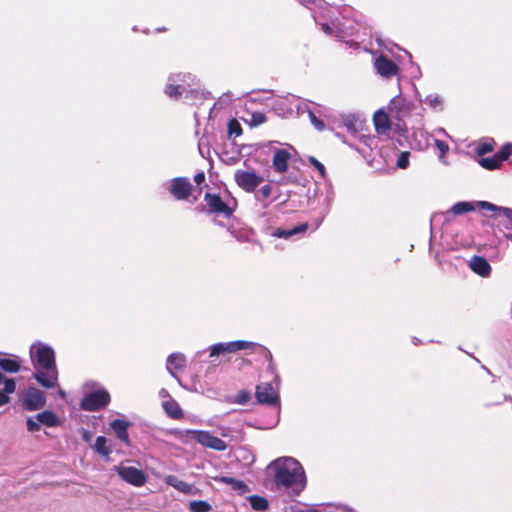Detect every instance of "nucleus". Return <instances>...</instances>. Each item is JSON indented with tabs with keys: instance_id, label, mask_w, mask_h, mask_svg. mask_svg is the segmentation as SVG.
I'll return each instance as SVG.
<instances>
[{
	"instance_id": "f257e3e1",
	"label": "nucleus",
	"mask_w": 512,
	"mask_h": 512,
	"mask_svg": "<svg viewBox=\"0 0 512 512\" xmlns=\"http://www.w3.org/2000/svg\"><path fill=\"white\" fill-rule=\"evenodd\" d=\"M274 471L275 484L293 496H298L306 487L305 471L299 461L292 457H280L270 465Z\"/></svg>"
},
{
	"instance_id": "f03ea898",
	"label": "nucleus",
	"mask_w": 512,
	"mask_h": 512,
	"mask_svg": "<svg viewBox=\"0 0 512 512\" xmlns=\"http://www.w3.org/2000/svg\"><path fill=\"white\" fill-rule=\"evenodd\" d=\"M30 358L35 369L34 379L44 388L56 387L58 370L53 348L45 343L36 342L30 347Z\"/></svg>"
},
{
	"instance_id": "7ed1b4c3",
	"label": "nucleus",
	"mask_w": 512,
	"mask_h": 512,
	"mask_svg": "<svg viewBox=\"0 0 512 512\" xmlns=\"http://www.w3.org/2000/svg\"><path fill=\"white\" fill-rule=\"evenodd\" d=\"M179 438L186 443L190 439L195 440L204 448L213 449L215 451H225L227 449V444L222 439L205 430L181 431Z\"/></svg>"
},
{
	"instance_id": "20e7f679",
	"label": "nucleus",
	"mask_w": 512,
	"mask_h": 512,
	"mask_svg": "<svg viewBox=\"0 0 512 512\" xmlns=\"http://www.w3.org/2000/svg\"><path fill=\"white\" fill-rule=\"evenodd\" d=\"M257 346L256 343L244 340L231 342H220L209 347V357H219L225 354L235 353L240 350L252 349Z\"/></svg>"
},
{
	"instance_id": "39448f33",
	"label": "nucleus",
	"mask_w": 512,
	"mask_h": 512,
	"mask_svg": "<svg viewBox=\"0 0 512 512\" xmlns=\"http://www.w3.org/2000/svg\"><path fill=\"white\" fill-rule=\"evenodd\" d=\"M272 108L281 117L299 114L302 109L300 99L294 95L278 97L274 100Z\"/></svg>"
},
{
	"instance_id": "423d86ee",
	"label": "nucleus",
	"mask_w": 512,
	"mask_h": 512,
	"mask_svg": "<svg viewBox=\"0 0 512 512\" xmlns=\"http://www.w3.org/2000/svg\"><path fill=\"white\" fill-rule=\"evenodd\" d=\"M60 424L58 416L50 411L44 410L35 416H30L26 420L27 430L29 432L39 431L41 425L52 428L57 427Z\"/></svg>"
},
{
	"instance_id": "0eeeda50",
	"label": "nucleus",
	"mask_w": 512,
	"mask_h": 512,
	"mask_svg": "<svg viewBox=\"0 0 512 512\" xmlns=\"http://www.w3.org/2000/svg\"><path fill=\"white\" fill-rule=\"evenodd\" d=\"M21 403L26 411H37L46 405V395L35 387H28L22 394Z\"/></svg>"
},
{
	"instance_id": "6e6552de",
	"label": "nucleus",
	"mask_w": 512,
	"mask_h": 512,
	"mask_svg": "<svg viewBox=\"0 0 512 512\" xmlns=\"http://www.w3.org/2000/svg\"><path fill=\"white\" fill-rule=\"evenodd\" d=\"M413 107L414 105L410 100L397 95L390 100L387 111L391 117L402 121L411 114Z\"/></svg>"
},
{
	"instance_id": "1a4fd4ad",
	"label": "nucleus",
	"mask_w": 512,
	"mask_h": 512,
	"mask_svg": "<svg viewBox=\"0 0 512 512\" xmlns=\"http://www.w3.org/2000/svg\"><path fill=\"white\" fill-rule=\"evenodd\" d=\"M110 401V395L105 389H98L85 395L81 401V408L85 411H97L105 407Z\"/></svg>"
},
{
	"instance_id": "9d476101",
	"label": "nucleus",
	"mask_w": 512,
	"mask_h": 512,
	"mask_svg": "<svg viewBox=\"0 0 512 512\" xmlns=\"http://www.w3.org/2000/svg\"><path fill=\"white\" fill-rule=\"evenodd\" d=\"M114 469L123 481L135 487H141L147 482L144 471L136 467L121 464Z\"/></svg>"
},
{
	"instance_id": "9b49d317",
	"label": "nucleus",
	"mask_w": 512,
	"mask_h": 512,
	"mask_svg": "<svg viewBox=\"0 0 512 512\" xmlns=\"http://www.w3.org/2000/svg\"><path fill=\"white\" fill-rule=\"evenodd\" d=\"M190 79V74L170 75L165 87V94L170 98L178 99L183 93L187 92L188 80Z\"/></svg>"
},
{
	"instance_id": "f8f14e48",
	"label": "nucleus",
	"mask_w": 512,
	"mask_h": 512,
	"mask_svg": "<svg viewBox=\"0 0 512 512\" xmlns=\"http://www.w3.org/2000/svg\"><path fill=\"white\" fill-rule=\"evenodd\" d=\"M234 179L237 185L245 192H255L256 188L263 182V177L254 171L236 170Z\"/></svg>"
},
{
	"instance_id": "ddd939ff",
	"label": "nucleus",
	"mask_w": 512,
	"mask_h": 512,
	"mask_svg": "<svg viewBox=\"0 0 512 512\" xmlns=\"http://www.w3.org/2000/svg\"><path fill=\"white\" fill-rule=\"evenodd\" d=\"M204 200L207 204V211L211 214L223 215L227 218L232 216L234 208L222 200L218 194L206 193Z\"/></svg>"
},
{
	"instance_id": "4468645a",
	"label": "nucleus",
	"mask_w": 512,
	"mask_h": 512,
	"mask_svg": "<svg viewBox=\"0 0 512 512\" xmlns=\"http://www.w3.org/2000/svg\"><path fill=\"white\" fill-rule=\"evenodd\" d=\"M481 210L493 212V216L499 219V223L507 230L512 229V209L506 207H499L488 201L479 203Z\"/></svg>"
},
{
	"instance_id": "2eb2a0df",
	"label": "nucleus",
	"mask_w": 512,
	"mask_h": 512,
	"mask_svg": "<svg viewBox=\"0 0 512 512\" xmlns=\"http://www.w3.org/2000/svg\"><path fill=\"white\" fill-rule=\"evenodd\" d=\"M374 68L381 77L390 79L399 73V68L392 60L384 55L375 58Z\"/></svg>"
},
{
	"instance_id": "dca6fc26",
	"label": "nucleus",
	"mask_w": 512,
	"mask_h": 512,
	"mask_svg": "<svg viewBox=\"0 0 512 512\" xmlns=\"http://www.w3.org/2000/svg\"><path fill=\"white\" fill-rule=\"evenodd\" d=\"M192 191V184L188 178L178 177L171 181L170 192L177 200H186Z\"/></svg>"
},
{
	"instance_id": "f3484780",
	"label": "nucleus",
	"mask_w": 512,
	"mask_h": 512,
	"mask_svg": "<svg viewBox=\"0 0 512 512\" xmlns=\"http://www.w3.org/2000/svg\"><path fill=\"white\" fill-rule=\"evenodd\" d=\"M256 398L259 403L270 406L279 403V396L269 383H262L256 387Z\"/></svg>"
},
{
	"instance_id": "a211bd4d",
	"label": "nucleus",
	"mask_w": 512,
	"mask_h": 512,
	"mask_svg": "<svg viewBox=\"0 0 512 512\" xmlns=\"http://www.w3.org/2000/svg\"><path fill=\"white\" fill-rule=\"evenodd\" d=\"M390 115L388 111L379 109L373 116L375 130L379 136L389 137L391 131Z\"/></svg>"
},
{
	"instance_id": "6ab92c4d",
	"label": "nucleus",
	"mask_w": 512,
	"mask_h": 512,
	"mask_svg": "<svg viewBox=\"0 0 512 512\" xmlns=\"http://www.w3.org/2000/svg\"><path fill=\"white\" fill-rule=\"evenodd\" d=\"M164 481L167 485L172 486L179 492L186 495H197L199 492V490L193 484L182 481L175 475L165 476Z\"/></svg>"
},
{
	"instance_id": "aec40b11",
	"label": "nucleus",
	"mask_w": 512,
	"mask_h": 512,
	"mask_svg": "<svg viewBox=\"0 0 512 512\" xmlns=\"http://www.w3.org/2000/svg\"><path fill=\"white\" fill-rule=\"evenodd\" d=\"M470 269L477 275L487 278L490 276L492 268L489 262L482 256L474 255L469 261Z\"/></svg>"
},
{
	"instance_id": "412c9836",
	"label": "nucleus",
	"mask_w": 512,
	"mask_h": 512,
	"mask_svg": "<svg viewBox=\"0 0 512 512\" xmlns=\"http://www.w3.org/2000/svg\"><path fill=\"white\" fill-rule=\"evenodd\" d=\"M291 158V153L287 149H277L274 152L272 159V166L275 171L284 173L288 169V162Z\"/></svg>"
},
{
	"instance_id": "4be33fe9",
	"label": "nucleus",
	"mask_w": 512,
	"mask_h": 512,
	"mask_svg": "<svg viewBox=\"0 0 512 512\" xmlns=\"http://www.w3.org/2000/svg\"><path fill=\"white\" fill-rule=\"evenodd\" d=\"M185 363H186V359L183 354L172 353L167 358L166 369L174 378H176L179 381V379L176 376L174 371L184 368Z\"/></svg>"
},
{
	"instance_id": "5701e85b",
	"label": "nucleus",
	"mask_w": 512,
	"mask_h": 512,
	"mask_svg": "<svg viewBox=\"0 0 512 512\" xmlns=\"http://www.w3.org/2000/svg\"><path fill=\"white\" fill-rule=\"evenodd\" d=\"M342 121L344 127L352 135H356L362 129L363 121L355 114L344 115Z\"/></svg>"
},
{
	"instance_id": "b1692460",
	"label": "nucleus",
	"mask_w": 512,
	"mask_h": 512,
	"mask_svg": "<svg viewBox=\"0 0 512 512\" xmlns=\"http://www.w3.org/2000/svg\"><path fill=\"white\" fill-rule=\"evenodd\" d=\"M481 202L482 201H474V202L461 201V202H457V203H455L451 207L450 211L454 215L465 214V213H468V212H471V211H475L476 209H481V206L479 205V203H481Z\"/></svg>"
},
{
	"instance_id": "393cba45",
	"label": "nucleus",
	"mask_w": 512,
	"mask_h": 512,
	"mask_svg": "<svg viewBox=\"0 0 512 512\" xmlns=\"http://www.w3.org/2000/svg\"><path fill=\"white\" fill-rule=\"evenodd\" d=\"M0 368L8 373H17L21 368V360L16 355L8 358H0Z\"/></svg>"
},
{
	"instance_id": "a878e982",
	"label": "nucleus",
	"mask_w": 512,
	"mask_h": 512,
	"mask_svg": "<svg viewBox=\"0 0 512 512\" xmlns=\"http://www.w3.org/2000/svg\"><path fill=\"white\" fill-rule=\"evenodd\" d=\"M215 481L230 485L233 490L240 491L241 493H247L250 491V487L242 480H237L228 476L216 477Z\"/></svg>"
},
{
	"instance_id": "bb28decb",
	"label": "nucleus",
	"mask_w": 512,
	"mask_h": 512,
	"mask_svg": "<svg viewBox=\"0 0 512 512\" xmlns=\"http://www.w3.org/2000/svg\"><path fill=\"white\" fill-rule=\"evenodd\" d=\"M307 228H308L307 224H301V225L295 226L291 229L277 228L272 232V236H274L276 238L288 239V238L292 237L293 235H296L299 233H304L307 230Z\"/></svg>"
},
{
	"instance_id": "cd10ccee",
	"label": "nucleus",
	"mask_w": 512,
	"mask_h": 512,
	"mask_svg": "<svg viewBox=\"0 0 512 512\" xmlns=\"http://www.w3.org/2000/svg\"><path fill=\"white\" fill-rule=\"evenodd\" d=\"M111 428L115 432L117 438L125 443L129 442V435H128V423L124 420L116 419L111 423Z\"/></svg>"
},
{
	"instance_id": "c85d7f7f",
	"label": "nucleus",
	"mask_w": 512,
	"mask_h": 512,
	"mask_svg": "<svg viewBox=\"0 0 512 512\" xmlns=\"http://www.w3.org/2000/svg\"><path fill=\"white\" fill-rule=\"evenodd\" d=\"M273 188L270 184L262 186L256 193L255 199L262 204L263 208L269 207L273 200H270L272 196Z\"/></svg>"
},
{
	"instance_id": "c756f323",
	"label": "nucleus",
	"mask_w": 512,
	"mask_h": 512,
	"mask_svg": "<svg viewBox=\"0 0 512 512\" xmlns=\"http://www.w3.org/2000/svg\"><path fill=\"white\" fill-rule=\"evenodd\" d=\"M251 507L255 511H266L269 509V502L265 497L259 495H251L247 498Z\"/></svg>"
},
{
	"instance_id": "7c9ffc66",
	"label": "nucleus",
	"mask_w": 512,
	"mask_h": 512,
	"mask_svg": "<svg viewBox=\"0 0 512 512\" xmlns=\"http://www.w3.org/2000/svg\"><path fill=\"white\" fill-rule=\"evenodd\" d=\"M165 412L173 419H178L182 416V410L178 403L172 399L163 402Z\"/></svg>"
},
{
	"instance_id": "2f4dec72",
	"label": "nucleus",
	"mask_w": 512,
	"mask_h": 512,
	"mask_svg": "<svg viewBox=\"0 0 512 512\" xmlns=\"http://www.w3.org/2000/svg\"><path fill=\"white\" fill-rule=\"evenodd\" d=\"M423 102L434 110H443V98L438 94H429L425 97Z\"/></svg>"
},
{
	"instance_id": "473e14b6",
	"label": "nucleus",
	"mask_w": 512,
	"mask_h": 512,
	"mask_svg": "<svg viewBox=\"0 0 512 512\" xmlns=\"http://www.w3.org/2000/svg\"><path fill=\"white\" fill-rule=\"evenodd\" d=\"M95 451L102 456H109L111 449L107 446V439L104 436H98L94 445Z\"/></svg>"
},
{
	"instance_id": "72a5a7b5",
	"label": "nucleus",
	"mask_w": 512,
	"mask_h": 512,
	"mask_svg": "<svg viewBox=\"0 0 512 512\" xmlns=\"http://www.w3.org/2000/svg\"><path fill=\"white\" fill-rule=\"evenodd\" d=\"M212 506L203 500H194L189 503V510L191 512H209Z\"/></svg>"
},
{
	"instance_id": "f704fd0d",
	"label": "nucleus",
	"mask_w": 512,
	"mask_h": 512,
	"mask_svg": "<svg viewBox=\"0 0 512 512\" xmlns=\"http://www.w3.org/2000/svg\"><path fill=\"white\" fill-rule=\"evenodd\" d=\"M228 232L232 237H234L238 242H247L249 241V235L245 230H238L233 226L228 227Z\"/></svg>"
},
{
	"instance_id": "c9c22d12",
	"label": "nucleus",
	"mask_w": 512,
	"mask_h": 512,
	"mask_svg": "<svg viewBox=\"0 0 512 512\" xmlns=\"http://www.w3.org/2000/svg\"><path fill=\"white\" fill-rule=\"evenodd\" d=\"M267 120L266 115L262 112H253L250 115V119L248 120V123L251 127H257L263 123H265Z\"/></svg>"
},
{
	"instance_id": "e433bc0d",
	"label": "nucleus",
	"mask_w": 512,
	"mask_h": 512,
	"mask_svg": "<svg viewBox=\"0 0 512 512\" xmlns=\"http://www.w3.org/2000/svg\"><path fill=\"white\" fill-rule=\"evenodd\" d=\"M500 163L501 162H500L499 158L497 157V155H495L493 157L483 158L480 161L481 166L486 169H489V170L498 168Z\"/></svg>"
},
{
	"instance_id": "4c0bfd02",
	"label": "nucleus",
	"mask_w": 512,
	"mask_h": 512,
	"mask_svg": "<svg viewBox=\"0 0 512 512\" xmlns=\"http://www.w3.org/2000/svg\"><path fill=\"white\" fill-rule=\"evenodd\" d=\"M228 134H229V137H235V138L242 134L241 125L236 119H232L229 121Z\"/></svg>"
},
{
	"instance_id": "58836bf2",
	"label": "nucleus",
	"mask_w": 512,
	"mask_h": 512,
	"mask_svg": "<svg viewBox=\"0 0 512 512\" xmlns=\"http://www.w3.org/2000/svg\"><path fill=\"white\" fill-rule=\"evenodd\" d=\"M4 385V391L6 393H14L16 390V383L11 378H6L4 375L0 372V385Z\"/></svg>"
},
{
	"instance_id": "ea45409f",
	"label": "nucleus",
	"mask_w": 512,
	"mask_h": 512,
	"mask_svg": "<svg viewBox=\"0 0 512 512\" xmlns=\"http://www.w3.org/2000/svg\"><path fill=\"white\" fill-rule=\"evenodd\" d=\"M512 154V144L508 143L504 145L500 151L496 154L500 162L505 161Z\"/></svg>"
},
{
	"instance_id": "a19ab883",
	"label": "nucleus",
	"mask_w": 512,
	"mask_h": 512,
	"mask_svg": "<svg viewBox=\"0 0 512 512\" xmlns=\"http://www.w3.org/2000/svg\"><path fill=\"white\" fill-rule=\"evenodd\" d=\"M409 156L410 153L408 151L401 152L397 159V167L401 169H406L409 165Z\"/></svg>"
},
{
	"instance_id": "79ce46f5",
	"label": "nucleus",
	"mask_w": 512,
	"mask_h": 512,
	"mask_svg": "<svg viewBox=\"0 0 512 512\" xmlns=\"http://www.w3.org/2000/svg\"><path fill=\"white\" fill-rule=\"evenodd\" d=\"M250 393L246 390H241L237 393L235 397V402L237 404L244 405L250 400Z\"/></svg>"
},
{
	"instance_id": "37998d69",
	"label": "nucleus",
	"mask_w": 512,
	"mask_h": 512,
	"mask_svg": "<svg viewBox=\"0 0 512 512\" xmlns=\"http://www.w3.org/2000/svg\"><path fill=\"white\" fill-rule=\"evenodd\" d=\"M309 162L318 170L322 178L325 177V167L315 157H309Z\"/></svg>"
},
{
	"instance_id": "c03bdc74",
	"label": "nucleus",
	"mask_w": 512,
	"mask_h": 512,
	"mask_svg": "<svg viewBox=\"0 0 512 512\" xmlns=\"http://www.w3.org/2000/svg\"><path fill=\"white\" fill-rule=\"evenodd\" d=\"M308 113L310 121L313 124V126L319 131L323 130L324 123L321 120H319L312 111L309 110Z\"/></svg>"
},
{
	"instance_id": "a18cd8bd",
	"label": "nucleus",
	"mask_w": 512,
	"mask_h": 512,
	"mask_svg": "<svg viewBox=\"0 0 512 512\" xmlns=\"http://www.w3.org/2000/svg\"><path fill=\"white\" fill-rule=\"evenodd\" d=\"M434 143H435V146L439 149L442 156L448 152L449 146L446 142H444L442 140L435 139Z\"/></svg>"
},
{
	"instance_id": "49530a36",
	"label": "nucleus",
	"mask_w": 512,
	"mask_h": 512,
	"mask_svg": "<svg viewBox=\"0 0 512 512\" xmlns=\"http://www.w3.org/2000/svg\"><path fill=\"white\" fill-rule=\"evenodd\" d=\"M11 393H6L4 390L0 391V407L6 405L10 401V395Z\"/></svg>"
},
{
	"instance_id": "de8ad7c7",
	"label": "nucleus",
	"mask_w": 512,
	"mask_h": 512,
	"mask_svg": "<svg viewBox=\"0 0 512 512\" xmlns=\"http://www.w3.org/2000/svg\"><path fill=\"white\" fill-rule=\"evenodd\" d=\"M490 151H492V146L490 144H482L477 148V152L479 155L486 154Z\"/></svg>"
},
{
	"instance_id": "09e8293b",
	"label": "nucleus",
	"mask_w": 512,
	"mask_h": 512,
	"mask_svg": "<svg viewBox=\"0 0 512 512\" xmlns=\"http://www.w3.org/2000/svg\"><path fill=\"white\" fill-rule=\"evenodd\" d=\"M321 29L327 35L333 34V31H334V27L329 25L328 23H322L321 24Z\"/></svg>"
},
{
	"instance_id": "8fccbe9b",
	"label": "nucleus",
	"mask_w": 512,
	"mask_h": 512,
	"mask_svg": "<svg viewBox=\"0 0 512 512\" xmlns=\"http://www.w3.org/2000/svg\"><path fill=\"white\" fill-rule=\"evenodd\" d=\"M194 180L197 184H201L205 180V175L203 172L197 173L194 177Z\"/></svg>"
},
{
	"instance_id": "3c124183",
	"label": "nucleus",
	"mask_w": 512,
	"mask_h": 512,
	"mask_svg": "<svg viewBox=\"0 0 512 512\" xmlns=\"http://www.w3.org/2000/svg\"><path fill=\"white\" fill-rule=\"evenodd\" d=\"M82 439L85 442H90L91 441V434H90V432L87 431V430H83V432H82Z\"/></svg>"
},
{
	"instance_id": "603ef678",
	"label": "nucleus",
	"mask_w": 512,
	"mask_h": 512,
	"mask_svg": "<svg viewBox=\"0 0 512 512\" xmlns=\"http://www.w3.org/2000/svg\"><path fill=\"white\" fill-rule=\"evenodd\" d=\"M332 200H333V192L329 191L327 196H326V201H327V205L328 206L331 204Z\"/></svg>"
},
{
	"instance_id": "864d4df0",
	"label": "nucleus",
	"mask_w": 512,
	"mask_h": 512,
	"mask_svg": "<svg viewBox=\"0 0 512 512\" xmlns=\"http://www.w3.org/2000/svg\"><path fill=\"white\" fill-rule=\"evenodd\" d=\"M57 394H58V396H59V397H61V398H65V397H66V393H65V391H63V390H61V389L57 392Z\"/></svg>"
},
{
	"instance_id": "5fc2aeb1",
	"label": "nucleus",
	"mask_w": 512,
	"mask_h": 512,
	"mask_svg": "<svg viewBox=\"0 0 512 512\" xmlns=\"http://www.w3.org/2000/svg\"><path fill=\"white\" fill-rule=\"evenodd\" d=\"M204 353V351H197L194 358L197 359V358H200L202 356V354Z\"/></svg>"
},
{
	"instance_id": "6e6d98bb",
	"label": "nucleus",
	"mask_w": 512,
	"mask_h": 512,
	"mask_svg": "<svg viewBox=\"0 0 512 512\" xmlns=\"http://www.w3.org/2000/svg\"><path fill=\"white\" fill-rule=\"evenodd\" d=\"M160 396H161V397L168 396V392H167V390L162 389V390L160 391Z\"/></svg>"
},
{
	"instance_id": "4d7b16f0",
	"label": "nucleus",
	"mask_w": 512,
	"mask_h": 512,
	"mask_svg": "<svg viewBox=\"0 0 512 512\" xmlns=\"http://www.w3.org/2000/svg\"><path fill=\"white\" fill-rule=\"evenodd\" d=\"M438 131H439L440 134L446 135V132H445V130L443 128H440Z\"/></svg>"
},
{
	"instance_id": "13d9d810",
	"label": "nucleus",
	"mask_w": 512,
	"mask_h": 512,
	"mask_svg": "<svg viewBox=\"0 0 512 512\" xmlns=\"http://www.w3.org/2000/svg\"><path fill=\"white\" fill-rule=\"evenodd\" d=\"M297 512H316V511H314V510H299Z\"/></svg>"
},
{
	"instance_id": "bf43d9fd",
	"label": "nucleus",
	"mask_w": 512,
	"mask_h": 512,
	"mask_svg": "<svg viewBox=\"0 0 512 512\" xmlns=\"http://www.w3.org/2000/svg\"><path fill=\"white\" fill-rule=\"evenodd\" d=\"M508 239H512V235H507L506 236Z\"/></svg>"
}]
</instances>
